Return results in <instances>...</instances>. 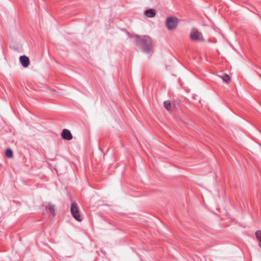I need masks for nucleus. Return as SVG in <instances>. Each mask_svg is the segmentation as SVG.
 <instances>
[{"label": "nucleus", "mask_w": 261, "mask_h": 261, "mask_svg": "<svg viewBox=\"0 0 261 261\" xmlns=\"http://www.w3.org/2000/svg\"><path fill=\"white\" fill-rule=\"evenodd\" d=\"M164 106L165 108L167 110H170V107H171V103L169 101H165L164 103Z\"/></svg>", "instance_id": "f8f14e48"}, {"label": "nucleus", "mask_w": 261, "mask_h": 261, "mask_svg": "<svg viewBox=\"0 0 261 261\" xmlns=\"http://www.w3.org/2000/svg\"><path fill=\"white\" fill-rule=\"evenodd\" d=\"M218 76L221 78L224 82L226 83H229L231 81V77L227 74H223L222 75H219Z\"/></svg>", "instance_id": "6e6552de"}, {"label": "nucleus", "mask_w": 261, "mask_h": 261, "mask_svg": "<svg viewBox=\"0 0 261 261\" xmlns=\"http://www.w3.org/2000/svg\"><path fill=\"white\" fill-rule=\"evenodd\" d=\"M61 136L63 139L67 140H71L73 137L70 130L67 129H64L62 130Z\"/></svg>", "instance_id": "39448f33"}, {"label": "nucleus", "mask_w": 261, "mask_h": 261, "mask_svg": "<svg viewBox=\"0 0 261 261\" xmlns=\"http://www.w3.org/2000/svg\"><path fill=\"white\" fill-rule=\"evenodd\" d=\"M71 213L74 218L81 222L82 220V217L80 213V211L77 208V205L75 202H72L70 207Z\"/></svg>", "instance_id": "f03ea898"}, {"label": "nucleus", "mask_w": 261, "mask_h": 261, "mask_svg": "<svg viewBox=\"0 0 261 261\" xmlns=\"http://www.w3.org/2000/svg\"><path fill=\"white\" fill-rule=\"evenodd\" d=\"M144 14L147 17H153L156 14V11L154 9H150L145 11Z\"/></svg>", "instance_id": "0eeeda50"}, {"label": "nucleus", "mask_w": 261, "mask_h": 261, "mask_svg": "<svg viewBox=\"0 0 261 261\" xmlns=\"http://www.w3.org/2000/svg\"><path fill=\"white\" fill-rule=\"evenodd\" d=\"M135 38L136 44L140 46L144 53H149L152 50V43L148 36H143L140 37L136 35Z\"/></svg>", "instance_id": "f257e3e1"}, {"label": "nucleus", "mask_w": 261, "mask_h": 261, "mask_svg": "<svg viewBox=\"0 0 261 261\" xmlns=\"http://www.w3.org/2000/svg\"><path fill=\"white\" fill-rule=\"evenodd\" d=\"M256 238L259 242L258 245L261 247V230H257L255 232Z\"/></svg>", "instance_id": "1a4fd4ad"}, {"label": "nucleus", "mask_w": 261, "mask_h": 261, "mask_svg": "<svg viewBox=\"0 0 261 261\" xmlns=\"http://www.w3.org/2000/svg\"><path fill=\"white\" fill-rule=\"evenodd\" d=\"M6 155L8 158H12L13 156V152L10 149H7L6 150Z\"/></svg>", "instance_id": "9b49d317"}, {"label": "nucleus", "mask_w": 261, "mask_h": 261, "mask_svg": "<svg viewBox=\"0 0 261 261\" xmlns=\"http://www.w3.org/2000/svg\"><path fill=\"white\" fill-rule=\"evenodd\" d=\"M48 207L49 212L53 215H54L55 214V206L53 205H51L50 204H48Z\"/></svg>", "instance_id": "9d476101"}, {"label": "nucleus", "mask_w": 261, "mask_h": 261, "mask_svg": "<svg viewBox=\"0 0 261 261\" xmlns=\"http://www.w3.org/2000/svg\"><path fill=\"white\" fill-rule=\"evenodd\" d=\"M190 39L194 41L200 42L204 40L201 34H190Z\"/></svg>", "instance_id": "20e7f679"}, {"label": "nucleus", "mask_w": 261, "mask_h": 261, "mask_svg": "<svg viewBox=\"0 0 261 261\" xmlns=\"http://www.w3.org/2000/svg\"><path fill=\"white\" fill-rule=\"evenodd\" d=\"M178 23V18L174 16L169 17L166 20V25L169 30L175 29L177 27Z\"/></svg>", "instance_id": "7ed1b4c3"}, {"label": "nucleus", "mask_w": 261, "mask_h": 261, "mask_svg": "<svg viewBox=\"0 0 261 261\" xmlns=\"http://www.w3.org/2000/svg\"><path fill=\"white\" fill-rule=\"evenodd\" d=\"M20 62L22 66L25 68L28 67L30 64V60L28 57L21 56L19 58Z\"/></svg>", "instance_id": "423d86ee"}]
</instances>
